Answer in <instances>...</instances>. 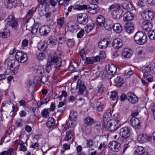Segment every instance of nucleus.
I'll return each instance as SVG.
<instances>
[{
  "label": "nucleus",
  "mask_w": 155,
  "mask_h": 155,
  "mask_svg": "<svg viewBox=\"0 0 155 155\" xmlns=\"http://www.w3.org/2000/svg\"><path fill=\"white\" fill-rule=\"evenodd\" d=\"M62 64V60L54 54L51 57V60L47 63L45 68L46 71L48 73H49L51 71L52 68L59 70Z\"/></svg>",
  "instance_id": "f257e3e1"
},
{
  "label": "nucleus",
  "mask_w": 155,
  "mask_h": 155,
  "mask_svg": "<svg viewBox=\"0 0 155 155\" xmlns=\"http://www.w3.org/2000/svg\"><path fill=\"white\" fill-rule=\"evenodd\" d=\"M134 38L135 42L140 45H143L146 43L147 39L146 34L141 31L137 32L134 35Z\"/></svg>",
  "instance_id": "f03ea898"
},
{
  "label": "nucleus",
  "mask_w": 155,
  "mask_h": 155,
  "mask_svg": "<svg viewBox=\"0 0 155 155\" xmlns=\"http://www.w3.org/2000/svg\"><path fill=\"white\" fill-rule=\"evenodd\" d=\"M120 8V5L117 3L111 5L109 8V10L114 9L111 13L112 17L114 19H119L121 17L123 11Z\"/></svg>",
  "instance_id": "7ed1b4c3"
},
{
  "label": "nucleus",
  "mask_w": 155,
  "mask_h": 155,
  "mask_svg": "<svg viewBox=\"0 0 155 155\" xmlns=\"http://www.w3.org/2000/svg\"><path fill=\"white\" fill-rule=\"evenodd\" d=\"M5 21L7 27L10 26L12 28L16 29L18 27V20L15 18L13 14L8 16Z\"/></svg>",
  "instance_id": "20e7f679"
},
{
  "label": "nucleus",
  "mask_w": 155,
  "mask_h": 155,
  "mask_svg": "<svg viewBox=\"0 0 155 155\" xmlns=\"http://www.w3.org/2000/svg\"><path fill=\"white\" fill-rule=\"evenodd\" d=\"M8 65L10 67L12 74L15 75L17 73L20 66L19 62L15 60H12L8 63Z\"/></svg>",
  "instance_id": "39448f33"
},
{
  "label": "nucleus",
  "mask_w": 155,
  "mask_h": 155,
  "mask_svg": "<svg viewBox=\"0 0 155 155\" xmlns=\"http://www.w3.org/2000/svg\"><path fill=\"white\" fill-rule=\"evenodd\" d=\"M120 135L124 139V140L125 139L127 140L130 136V130L127 127L122 128L120 129Z\"/></svg>",
  "instance_id": "423d86ee"
},
{
  "label": "nucleus",
  "mask_w": 155,
  "mask_h": 155,
  "mask_svg": "<svg viewBox=\"0 0 155 155\" xmlns=\"http://www.w3.org/2000/svg\"><path fill=\"white\" fill-rule=\"evenodd\" d=\"M104 127L107 129L108 130L111 132H114L115 131L117 130L118 128V125L114 123H112L111 121L109 122H107L106 124H102Z\"/></svg>",
  "instance_id": "0eeeda50"
},
{
  "label": "nucleus",
  "mask_w": 155,
  "mask_h": 155,
  "mask_svg": "<svg viewBox=\"0 0 155 155\" xmlns=\"http://www.w3.org/2000/svg\"><path fill=\"white\" fill-rule=\"evenodd\" d=\"M15 58L17 61L21 63H24L27 60V56L23 52L18 51L15 54Z\"/></svg>",
  "instance_id": "6e6552de"
},
{
  "label": "nucleus",
  "mask_w": 155,
  "mask_h": 155,
  "mask_svg": "<svg viewBox=\"0 0 155 155\" xmlns=\"http://www.w3.org/2000/svg\"><path fill=\"white\" fill-rule=\"evenodd\" d=\"M109 148L114 152H117L120 150V144L117 141H111L109 143Z\"/></svg>",
  "instance_id": "1a4fd4ad"
},
{
  "label": "nucleus",
  "mask_w": 155,
  "mask_h": 155,
  "mask_svg": "<svg viewBox=\"0 0 155 155\" xmlns=\"http://www.w3.org/2000/svg\"><path fill=\"white\" fill-rule=\"evenodd\" d=\"M154 15V14L150 10L144 11L142 14L143 18L146 21L152 20Z\"/></svg>",
  "instance_id": "9d476101"
},
{
  "label": "nucleus",
  "mask_w": 155,
  "mask_h": 155,
  "mask_svg": "<svg viewBox=\"0 0 155 155\" xmlns=\"http://www.w3.org/2000/svg\"><path fill=\"white\" fill-rule=\"evenodd\" d=\"M105 69L108 74L111 75H114L116 72L117 68L114 64L107 65L105 67Z\"/></svg>",
  "instance_id": "9b49d317"
},
{
  "label": "nucleus",
  "mask_w": 155,
  "mask_h": 155,
  "mask_svg": "<svg viewBox=\"0 0 155 155\" xmlns=\"http://www.w3.org/2000/svg\"><path fill=\"white\" fill-rule=\"evenodd\" d=\"M105 18L103 16L100 15L97 17L96 20V24L98 27H104L105 29L108 30L110 28H107L105 26Z\"/></svg>",
  "instance_id": "f8f14e48"
},
{
  "label": "nucleus",
  "mask_w": 155,
  "mask_h": 155,
  "mask_svg": "<svg viewBox=\"0 0 155 155\" xmlns=\"http://www.w3.org/2000/svg\"><path fill=\"white\" fill-rule=\"evenodd\" d=\"M78 23L81 25H85L88 21L87 16L85 14H80L77 17Z\"/></svg>",
  "instance_id": "ddd939ff"
},
{
  "label": "nucleus",
  "mask_w": 155,
  "mask_h": 155,
  "mask_svg": "<svg viewBox=\"0 0 155 155\" xmlns=\"http://www.w3.org/2000/svg\"><path fill=\"white\" fill-rule=\"evenodd\" d=\"M98 7L95 4H91L87 6L86 9H87L88 12L91 14H94L98 12Z\"/></svg>",
  "instance_id": "4468645a"
},
{
  "label": "nucleus",
  "mask_w": 155,
  "mask_h": 155,
  "mask_svg": "<svg viewBox=\"0 0 155 155\" xmlns=\"http://www.w3.org/2000/svg\"><path fill=\"white\" fill-rule=\"evenodd\" d=\"M111 116V110L110 109H108L105 112L103 117L102 124H106L107 122L111 121L110 120Z\"/></svg>",
  "instance_id": "2eb2a0df"
},
{
  "label": "nucleus",
  "mask_w": 155,
  "mask_h": 155,
  "mask_svg": "<svg viewBox=\"0 0 155 155\" xmlns=\"http://www.w3.org/2000/svg\"><path fill=\"white\" fill-rule=\"evenodd\" d=\"M110 39L108 38H104L98 43L99 48L101 49H105L110 43Z\"/></svg>",
  "instance_id": "dca6fc26"
},
{
  "label": "nucleus",
  "mask_w": 155,
  "mask_h": 155,
  "mask_svg": "<svg viewBox=\"0 0 155 155\" xmlns=\"http://www.w3.org/2000/svg\"><path fill=\"white\" fill-rule=\"evenodd\" d=\"M50 31V27L47 25H44L40 27L39 29L40 35L41 36H46Z\"/></svg>",
  "instance_id": "f3484780"
},
{
  "label": "nucleus",
  "mask_w": 155,
  "mask_h": 155,
  "mask_svg": "<svg viewBox=\"0 0 155 155\" xmlns=\"http://www.w3.org/2000/svg\"><path fill=\"white\" fill-rule=\"evenodd\" d=\"M127 96L128 100L131 104H135L138 101L137 97L131 92L128 93Z\"/></svg>",
  "instance_id": "a211bd4d"
},
{
  "label": "nucleus",
  "mask_w": 155,
  "mask_h": 155,
  "mask_svg": "<svg viewBox=\"0 0 155 155\" xmlns=\"http://www.w3.org/2000/svg\"><path fill=\"white\" fill-rule=\"evenodd\" d=\"M131 125L134 128L139 129L140 126V120L136 117H132L130 120Z\"/></svg>",
  "instance_id": "6ab92c4d"
},
{
  "label": "nucleus",
  "mask_w": 155,
  "mask_h": 155,
  "mask_svg": "<svg viewBox=\"0 0 155 155\" xmlns=\"http://www.w3.org/2000/svg\"><path fill=\"white\" fill-rule=\"evenodd\" d=\"M123 45L122 40L119 38L114 39L112 43L113 47L117 49H118L121 47Z\"/></svg>",
  "instance_id": "aec40b11"
},
{
  "label": "nucleus",
  "mask_w": 155,
  "mask_h": 155,
  "mask_svg": "<svg viewBox=\"0 0 155 155\" xmlns=\"http://www.w3.org/2000/svg\"><path fill=\"white\" fill-rule=\"evenodd\" d=\"M124 27L126 31L129 34L132 33L134 29V25L133 23L131 22H128L125 24Z\"/></svg>",
  "instance_id": "412c9836"
},
{
  "label": "nucleus",
  "mask_w": 155,
  "mask_h": 155,
  "mask_svg": "<svg viewBox=\"0 0 155 155\" xmlns=\"http://www.w3.org/2000/svg\"><path fill=\"white\" fill-rule=\"evenodd\" d=\"M142 27L144 30L149 32L151 30L152 25L150 22L145 21L143 23Z\"/></svg>",
  "instance_id": "4be33fe9"
},
{
  "label": "nucleus",
  "mask_w": 155,
  "mask_h": 155,
  "mask_svg": "<svg viewBox=\"0 0 155 155\" xmlns=\"http://www.w3.org/2000/svg\"><path fill=\"white\" fill-rule=\"evenodd\" d=\"M81 81L80 80L77 81V84L76 87V89H79V94H82L86 89V87L84 84H81Z\"/></svg>",
  "instance_id": "5701e85b"
},
{
  "label": "nucleus",
  "mask_w": 155,
  "mask_h": 155,
  "mask_svg": "<svg viewBox=\"0 0 155 155\" xmlns=\"http://www.w3.org/2000/svg\"><path fill=\"white\" fill-rule=\"evenodd\" d=\"M124 21H129L133 20L134 15L131 13L127 12L124 14Z\"/></svg>",
  "instance_id": "b1692460"
},
{
  "label": "nucleus",
  "mask_w": 155,
  "mask_h": 155,
  "mask_svg": "<svg viewBox=\"0 0 155 155\" xmlns=\"http://www.w3.org/2000/svg\"><path fill=\"white\" fill-rule=\"evenodd\" d=\"M113 28L114 31L117 33H120L122 30V26L119 23L114 24L113 26Z\"/></svg>",
  "instance_id": "393cba45"
},
{
  "label": "nucleus",
  "mask_w": 155,
  "mask_h": 155,
  "mask_svg": "<svg viewBox=\"0 0 155 155\" xmlns=\"http://www.w3.org/2000/svg\"><path fill=\"white\" fill-rule=\"evenodd\" d=\"M124 83L123 78L117 77L114 80V85L117 86H121Z\"/></svg>",
  "instance_id": "a878e982"
},
{
  "label": "nucleus",
  "mask_w": 155,
  "mask_h": 155,
  "mask_svg": "<svg viewBox=\"0 0 155 155\" xmlns=\"http://www.w3.org/2000/svg\"><path fill=\"white\" fill-rule=\"evenodd\" d=\"M48 42L51 45H54L57 43V39L54 36H50L48 40Z\"/></svg>",
  "instance_id": "bb28decb"
},
{
  "label": "nucleus",
  "mask_w": 155,
  "mask_h": 155,
  "mask_svg": "<svg viewBox=\"0 0 155 155\" xmlns=\"http://www.w3.org/2000/svg\"><path fill=\"white\" fill-rule=\"evenodd\" d=\"M132 51L128 48H125L122 52V55L125 58H129L132 54Z\"/></svg>",
  "instance_id": "cd10ccee"
},
{
  "label": "nucleus",
  "mask_w": 155,
  "mask_h": 155,
  "mask_svg": "<svg viewBox=\"0 0 155 155\" xmlns=\"http://www.w3.org/2000/svg\"><path fill=\"white\" fill-rule=\"evenodd\" d=\"M122 7L124 9L128 11L131 10L133 6L129 2H125L122 4Z\"/></svg>",
  "instance_id": "c85d7f7f"
},
{
  "label": "nucleus",
  "mask_w": 155,
  "mask_h": 155,
  "mask_svg": "<svg viewBox=\"0 0 155 155\" xmlns=\"http://www.w3.org/2000/svg\"><path fill=\"white\" fill-rule=\"evenodd\" d=\"M54 119L53 117H51L48 118V122L46 123L47 127L49 128H51L55 124Z\"/></svg>",
  "instance_id": "c756f323"
},
{
  "label": "nucleus",
  "mask_w": 155,
  "mask_h": 155,
  "mask_svg": "<svg viewBox=\"0 0 155 155\" xmlns=\"http://www.w3.org/2000/svg\"><path fill=\"white\" fill-rule=\"evenodd\" d=\"M147 135L142 134L140 135L137 138V140L140 143H142L147 141Z\"/></svg>",
  "instance_id": "7c9ffc66"
},
{
  "label": "nucleus",
  "mask_w": 155,
  "mask_h": 155,
  "mask_svg": "<svg viewBox=\"0 0 155 155\" xmlns=\"http://www.w3.org/2000/svg\"><path fill=\"white\" fill-rule=\"evenodd\" d=\"M77 116V113L75 111H71L70 113L69 118L71 120L74 121L76 120Z\"/></svg>",
  "instance_id": "2f4dec72"
},
{
  "label": "nucleus",
  "mask_w": 155,
  "mask_h": 155,
  "mask_svg": "<svg viewBox=\"0 0 155 155\" xmlns=\"http://www.w3.org/2000/svg\"><path fill=\"white\" fill-rule=\"evenodd\" d=\"M94 122L93 119L91 117H87L84 118V123L87 125H91Z\"/></svg>",
  "instance_id": "473e14b6"
},
{
  "label": "nucleus",
  "mask_w": 155,
  "mask_h": 155,
  "mask_svg": "<svg viewBox=\"0 0 155 155\" xmlns=\"http://www.w3.org/2000/svg\"><path fill=\"white\" fill-rule=\"evenodd\" d=\"M134 73L133 71L129 68L126 69L124 73V76L126 78H129Z\"/></svg>",
  "instance_id": "72a5a7b5"
},
{
  "label": "nucleus",
  "mask_w": 155,
  "mask_h": 155,
  "mask_svg": "<svg viewBox=\"0 0 155 155\" xmlns=\"http://www.w3.org/2000/svg\"><path fill=\"white\" fill-rule=\"evenodd\" d=\"M72 136V134L71 130H68L66 132V136L64 139V140L68 141L71 140Z\"/></svg>",
  "instance_id": "f704fd0d"
},
{
  "label": "nucleus",
  "mask_w": 155,
  "mask_h": 155,
  "mask_svg": "<svg viewBox=\"0 0 155 155\" xmlns=\"http://www.w3.org/2000/svg\"><path fill=\"white\" fill-rule=\"evenodd\" d=\"M9 34V30L5 29L2 32L0 33V36L3 38H6L8 37Z\"/></svg>",
  "instance_id": "c9c22d12"
},
{
  "label": "nucleus",
  "mask_w": 155,
  "mask_h": 155,
  "mask_svg": "<svg viewBox=\"0 0 155 155\" xmlns=\"http://www.w3.org/2000/svg\"><path fill=\"white\" fill-rule=\"evenodd\" d=\"M16 2V0H8L7 5L8 7L7 8L9 9L13 8V6H15Z\"/></svg>",
  "instance_id": "e433bc0d"
},
{
  "label": "nucleus",
  "mask_w": 155,
  "mask_h": 155,
  "mask_svg": "<svg viewBox=\"0 0 155 155\" xmlns=\"http://www.w3.org/2000/svg\"><path fill=\"white\" fill-rule=\"evenodd\" d=\"M142 68L143 72L144 73L143 78H145V77L147 75V73L151 71V68L148 66L143 67Z\"/></svg>",
  "instance_id": "4c0bfd02"
},
{
  "label": "nucleus",
  "mask_w": 155,
  "mask_h": 155,
  "mask_svg": "<svg viewBox=\"0 0 155 155\" xmlns=\"http://www.w3.org/2000/svg\"><path fill=\"white\" fill-rule=\"evenodd\" d=\"M87 7V5H76L73 6V8L75 10H82L85 9Z\"/></svg>",
  "instance_id": "58836bf2"
},
{
  "label": "nucleus",
  "mask_w": 155,
  "mask_h": 155,
  "mask_svg": "<svg viewBox=\"0 0 155 155\" xmlns=\"http://www.w3.org/2000/svg\"><path fill=\"white\" fill-rule=\"evenodd\" d=\"M148 36L150 39L155 40V29L150 31L148 33Z\"/></svg>",
  "instance_id": "ea45409f"
},
{
  "label": "nucleus",
  "mask_w": 155,
  "mask_h": 155,
  "mask_svg": "<svg viewBox=\"0 0 155 155\" xmlns=\"http://www.w3.org/2000/svg\"><path fill=\"white\" fill-rule=\"evenodd\" d=\"M144 148L141 146L139 147L137 150L135 151V155H140L143 153Z\"/></svg>",
  "instance_id": "a19ab883"
},
{
  "label": "nucleus",
  "mask_w": 155,
  "mask_h": 155,
  "mask_svg": "<svg viewBox=\"0 0 155 155\" xmlns=\"http://www.w3.org/2000/svg\"><path fill=\"white\" fill-rule=\"evenodd\" d=\"M13 149L12 148H10L1 152L0 155H12L13 153Z\"/></svg>",
  "instance_id": "79ce46f5"
},
{
  "label": "nucleus",
  "mask_w": 155,
  "mask_h": 155,
  "mask_svg": "<svg viewBox=\"0 0 155 155\" xmlns=\"http://www.w3.org/2000/svg\"><path fill=\"white\" fill-rule=\"evenodd\" d=\"M94 26V23L87 25L85 27V30L86 32L87 33L90 32L92 30Z\"/></svg>",
  "instance_id": "37998d69"
},
{
  "label": "nucleus",
  "mask_w": 155,
  "mask_h": 155,
  "mask_svg": "<svg viewBox=\"0 0 155 155\" xmlns=\"http://www.w3.org/2000/svg\"><path fill=\"white\" fill-rule=\"evenodd\" d=\"M69 29L71 31H77L78 29H79L78 25L75 24H74L72 25H71L69 27Z\"/></svg>",
  "instance_id": "c03bdc74"
},
{
  "label": "nucleus",
  "mask_w": 155,
  "mask_h": 155,
  "mask_svg": "<svg viewBox=\"0 0 155 155\" xmlns=\"http://www.w3.org/2000/svg\"><path fill=\"white\" fill-rule=\"evenodd\" d=\"M36 72L38 75L41 74L44 72V70L43 68L41 66H38L35 69Z\"/></svg>",
  "instance_id": "a18cd8bd"
},
{
  "label": "nucleus",
  "mask_w": 155,
  "mask_h": 155,
  "mask_svg": "<svg viewBox=\"0 0 155 155\" xmlns=\"http://www.w3.org/2000/svg\"><path fill=\"white\" fill-rule=\"evenodd\" d=\"M74 39H68L67 41V45L69 47L74 46L75 45Z\"/></svg>",
  "instance_id": "49530a36"
},
{
  "label": "nucleus",
  "mask_w": 155,
  "mask_h": 155,
  "mask_svg": "<svg viewBox=\"0 0 155 155\" xmlns=\"http://www.w3.org/2000/svg\"><path fill=\"white\" fill-rule=\"evenodd\" d=\"M41 115L44 118H47L49 116V112L47 109L43 110L41 112Z\"/></svg>",
  "instance_id": "de8ad7c7"
},
{
  "label": "nucleus",
  "mask_w": 155,
  "mask_h": 155,
  "mask_svg": "<svg viewBox=\"0 0 155 155\" xmlns=\"http://www.w3.org/2000/svg\"><path fill=\"white\" fill-rule=\"evenodd\" d=\"M97 110L99 111H102L104 110V105L100 102H97L96 104Z\"/></svg>",
  "instance_id": "09e8293b"
},
{
  "label": "nucleus",
  "mask_w": 155,
  "mask_h": 155,
  "mask_svg": "<svg viewBox=\"0 0 155 155\" xmlns=\"http://www.w3.org/2000/svg\"><path fill=\"white\" fill-rule=\"evenodd\" d=\"M86 147L90 148L93 146L94 144V141L92 139H90L86 140Z\"/></svg>",
  "instance_id": "8fccbe9b"
},
{
  "label": "nucleus",
  "mask_w": 155,
  "mask_h": 155,
  "mask_svg": "<svg viewBox=\"0 0 155 155\" xmlns=\"http://www.w3.org/2000/svg\"><path fill=\"white\" fill-rule=\"evenodd\" d=\"M37 58L40 61L43 59L45 57V54L42 53H37L36 55Z\"/></svg>",
  "instance_id": "3c124183"
},
{
  "label": "nucleus",
  "mask_w": 155,
  "mask_h": 155,
  "mask_svg": "<svg viewBox=\"0 0 155 155\" xmlns=\"http://www.w3.org/2000/svg\"><path fill=\"white\" fill-rule=\"evenodd\" d=\"M117 93L115 91H112L111 92V95L110 98L112 100H115L117 97Z\"/></svg>",
  "instance_id": "603ef678"
},
{
  "label": "nucleus",
  "mask_w": 155,
  "mask_h": 155,
  "mask_svg": "<svg viewBox=\"0 0 155 155\" xmlns=\"http://www.w3.org/2000/svg\"><path fill=\"white\" fill-rule=\"evenodd\" d=\"M38 2L41 5H45L47 6L49 5L48 0H37Z\"/></svg>",
  "instance_id": "864d4df0"
},
{
  "label": "nucleus",
  "mask_w": 155,
  "mask_h": 155,
  "mask_svg": "<svg viewBox=\"0 0 155 155\" xmlns=\"http://www.w3.org/2000/svg\"><path fill=\"white\" fill-rule=\"evenodd\" d=\"M96 90L98 93H99L100 94H101L104 91L103 85L102 84H99L98 85Z\"/></svg>",
  "instance_id": "5fc2aeb1"
},
{
  "label": "nucleus",
  "mask_w": 155,
  "mask_h": 155,
  "mask_svg": "<svg viewBox=\"0 0 155 155\" xmlns=\"http://www.w3.org/2000/svg\"><path fill=\"white\" fill-rule=\"evenodd\" d=\"M79 54L82 60H84L86 55L85 50L83 49H81L80 51Z\"/></svg>",
  "instance_id": "6e6d98bb"
},
{
  "label": "nucleus",
  "mask_w": 155,
  "mask_h": 155,
  "mask_svg": "<svg viewBox=\"0 0 155 155\" xmlns=\"http://www.w3.org/2000/svg\"><path fill=\"white\" fill-rule=\"evenodd\" d=\"M38 80L40 82L44 84L48 80V78L45 76H41V78H39Z\"/></svg>",
  "instance_id": "4d7b16f0"
},
{
  "label": "nucleus",
  "mask_w": 155,
  "mask_h": 155,
  "mask_svg": "<svg viewBox=\"0 0 155 155\" xmlns=\"http://www.w3.org/2000/svg\"><path fill=\"white\" fill-rule=\"evenodd\" d=\"M57 24L59 25L60 26H62L64 24V18H61L57 20Z\"/></svg>",
  "instance_id": "13d9d810"
},
{
  "label": "nucleus",
  "mask_w": 155,
  "mask_h": 155,
  "mask_svg": "<svg viewBox=\"0 0 155 155\" xmlns=\"http://www.w3.org/2000/svg\"><path fill=\"white\" fill-rule=\"evenodd\" d=\"M84 34V31L83 30H81L77 33V37L78 38H81L83 36Z\"/></svg>",
  "instance_id": "bf43d9fd"
},
{
  "label": "nucleus",
  "mask_w": 155,
  "mask_h": 155,
  "mask_svg": "<svg viewBox=\"0 0 155 155\" xmlns=\"http://www.w3.org/2000/svg\"><path fill=\"white\" fill-rule=\"evenodd\" d=\"M86 63L88 64H93L94 61L93 60V57L91 58H86Z\"/></svg>",
  "instance_id": "052dcab7"
},
{
  "label": "nucleus",
  "mask_w": 155,
  "mask_h": 155,
  "mask_svg": "<svg viewBox=\"0 0 155 155\" xmlns=\"http://www.w3.org/2000/svg\"><path fill=\"white\" fill-rule=\"evenodd\" d=\"M31 148H33L35 149L38 150L39 148L38 143H34L33 144L30 146Z\"/></svg>",
  "instance_id": "680f3d73"
},
{
  "label": "nucleus",
  "mask_w": 155,
  "mask_h": 155,
  "mask_svg": "<svg viewBox=\"0 0 155 155\" xmlns=\"http://www.w3.org/2000/svg\"><path fill=\"white\" fill-rule=\"evenodd\" d=\"M127 98V96L125 94H122L120 96V101H123Z\"/></svg>",
  "instance_id": "e2e57ef3"
},
{
  "label": "nucleus",
  "mask_w": 155,
  "mask_h": 155,
  "mask_svg": "<svg viewBox=\"0 0 155 155\" xmlns=\"http://www.w3.org/2000/svg\"><path fill=\"white\" fill-rule=\"evenodd\" d=\"M49 101V99L48 98H46L43 99L40 102V105H41L45 104H46Z\"/></svg>",
  "instance_id": "0e129e2a"
},
{
  "label": "nucleus",
  "mask_w": 155,
  "mask_h": 155,
  "mask_svg": "<svg viewBox=\"0 0 155 155\" xmlns=\"http://www.w3.org/2000/svg\"><path fill=\"white\" fill-rule=\"evenodd\" d=\"M94 63L95 62H98L100 60V57L98 56L96 57H93Z\"/></svg>",
  "instance_id": "69168bd1"
},
{
  "label": "nucleus",
  "mask_w": 155,
  "mask_h": 155,
  "mask_svg": "<svg viewBox=\"0 0 155 155\" xmlns=\"http://www.w3.org/2000/svg\"><path fill=\"white\" fill-rule=\"evenodd\" d=\"M146 78L149 82H151L153 81V77L152 76L147 75L145 77V78Z\"/></svg>",
  "instance_id": "338daca9"
},
{
  "label": "nucleus",
  "mask_w": 155,
  "mask_h": 155,
  "mask_svg": "<svg viewBox=\"0 0 155 155\" xmlns=\"http://www.w3.org/2000/svg\"><path fill=\"white\" fill-rule=\"evenodd\" d=\"M63 147L64 150H69L70 148V147L69 145L68 144L64 143L63 145Z\"/></svg>",
  "instance_id": "774afa93"
}]
</instances>
